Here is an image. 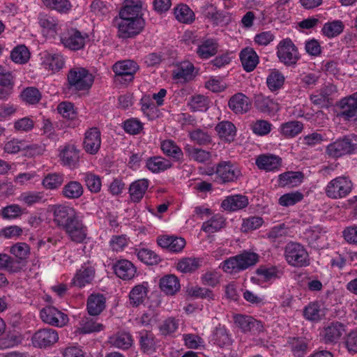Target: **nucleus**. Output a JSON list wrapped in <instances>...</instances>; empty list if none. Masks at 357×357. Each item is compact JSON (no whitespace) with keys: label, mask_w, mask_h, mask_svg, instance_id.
<instances>
[{"label":"nucleus","mask_w":357,"mask_h":357,"mask_svg":"<svg viewBox=\"0 0 357 357\" xmlns=\"http://www.w3.org/2000/svg\"><path fill=\"white\" fill-rule=\"evenodd\" d=\"M258 260L259 256L257 254L245 251L224 260L219 267L227 273L234 274L255 265Z\"/></svg>","instance_id":"nucleus-1"},{"label":"nucleus","mask_w":357,"mask_h":357,"mask_svg":"<svg viewBox=\"0 0 357 357\" xmlns=\"http://www.w3.org/2000/svg\"><path fill=\"white\" fill-rule=\"evenodd\" d=\"M276 56L285 66L296 65L301 59L298 47L289 38L281 40L276 46Z\"/></svg>","instance_id":"nucleus-2"},{"label":"nucleus","mask_w":357,"mask_h":357,"mask_svg":"<svg viewBox=\"0 0 357 357\" xmlns=\"http://www.w3.org/2000/svg\"><path fill=\"white\" fill-rule=\"evenodd\" d=\"M68 87L75 91L88 90L94 82L91 73L84 68L75 67L70 69L67 75Z\"/></svg>","instance_id":"nucleus-3"},{"label":"nucleus","mask_w":357,"mask_h":357,"mask_svg":"<svg viewBox=\"0 0 357 357\" xmlns=\"http://www.w3.org/2000/svg\"><path fill=\"white\" fill-rule=\"evenodd\" d=\"M357 151V135L351 134L337 139L326 147L327 154L332 158H339Z\"/></svg>","instance_id":"nucleus-4"},{"label":"nucleus","mask_w":357,"mask_h":357,"mask_svg":"<svg viewBox=\"0 0 357 357\" xmlns=\"http://www.w3.org/2000/svg\"><path fill=\"white\" fill-rule=\"evenodd\" d=\"M353 183L348 176H340L328 183L324 188L326 196L333 199L346 197L351 192Z\"/></svg>","instance_id":"nucleus-5"},{"label":"nucleus","mask_w":357,"mask_h":357,"mask_svg":"<svg viewBox=\"0 0 357 357\" xmlns=\"http://www.w3.org/2000/svg\"><path fill=\"white\" fill-rule=\"evenodd\" d=\"M284 255L287 262L291 266L303 267L309 264L308 253L301 243H287L284 248Z\"/></svg>","instance_id":"nucleus-6"},{"label":"nucleus","mask_w":357,"mask_h":357,"mask_svg":"<svg viewBox=\"0 0 357 357\" xmlns=\"http://www.w3.org/2000/svg\"><path fill=\"white\" fill-rule=\"evenodd\" d=\"M120 21L118 23V36L120 38L127 39L133 38L140 33L144 27L143 18H128L127 17H119Z\"/></svg>","instance_id":"nucleus-7"},{"label":"nucleus","mask_w":357,"mask_h":357,"mask_svg":"<svg viewBox=\"0 0 357 357\" xmlns=\"http://www.w3.org/2000/svg\"><path fill=\"white\" fill-rule=\"evenodd\" d=\"M54 222L62 229L67 225L79 218V213L75 208L66 204H56L51 206Z\"/></svg>","instance_id":"nucleus-8"},{"label":"nucleus","mask_w":357,"mask_h":357,"mask_svg":"<svg viewBox=\"0 0 357 357\" xmlns=\"http://www.w3.org/2000/svg\"><path fill=\"white\" fill-rule=\"evenodd\" d=\"M215 178L220 183L234 182L241 176L240 169L230 161H221L215 167Z\"/></svg>","instance_id":"nucleus-9"},{"label":"nucleus","mask_w":357,"mask_h":357,"mask_svg":"<svg viewBox=\"0 0 357 357\" xmlns=\"http://www.w3.org/2000/svg\"><path fill=\"white\" fill-rule=\"evenodd\" d=\"M89 35L77 29L70 28L61 34L60 38L63 45L70 50H82L86 43Z\"/></svg>","instance_id":"nucleus-10"},{"label":"nucleus","mask_w":357,"mask_h":357,"mask_svg":"<svg viewBox=\"0 0 357 357\" xmlns=\"http://www.w3.org/2000/svg\"><path fill=\"white\" fill-rule=\"evenodd\" d=\"M58 332L51 328H43L36 331L31 336L32 345L38 349H47L59 340Z\"/></svg>","instance_id":"nucleus-11"},{"label":"nucleus","mask_w":357,"mask_h":357,"mask_svg":"<svg viewBox=\"0 0 357 357\" xmlns=\"http://www.w3.org/2000/svg\"><path fill=\"white\" fill-rule=\"evenodd\" d=\"M38 22L43 35L47 38H55L61 30V22L56 17L49 14L39 13Z\"/></svg>","instance_id":"nucleus-12"},{"label":"nucleus","mask_w":357,"mask_h":357,"mask_svg":"<svg viewBox=\"0 0 357 357\" xmlns=\"http://www.w3.org/2000/svg\"><path fill=\"white\" fill-rule=\"evenodd\" d=\"M139 66L136 62L132 60H124L115 63L112 70L116 75V80L125 83L130 82L134 79Z\"/></svg>","instance_id":"nucleus-13"},{"label":"nucleus","mask_w":357,"mask_h":357,"mask_svg":"<svg viewBox=\"0 0 357 357\" xmlns=\"http://www.w3.org/2000/svg\"><path fill=\"white\" fill-rule=\"evenodd\" d=\"M40 317L44 323L56 327H63L68 322L67 314L51 305L42 308Z\"/></svg>","instance_id":"nucleus-14"},{"label":"nucleus","mask_w":357,"mask_h":357,"mask_svg":"<svg viewBox=\"0 0 357 357\" xmlns=\"http://www.w3.org/2000/svg\"><path fill=\"white\" fill-rule=\"evenodd\" d=\"M63 230L66 232L68 238L75 243H84L88 234L87 227L84 224L81 216L67 225Z\"/></svg>","instance_id":"nucleus-15"},{"label":"nucleus","mask_w":357,"mask_h":357,"mask_svg":"<svg viewBox=\"0 0 357 357\" xmlns=\"http://www.w3.org/2000/svg\"><path fill=\"white\" fill-rule=\"evenodd\" d=\"M234 321L236 327L244 333H250L252 335H258L263 331L264 326L261 322L250 316L235 314Z\"/></svg>","instance_id":"nucleus-16"},{"label":"nucleus","mask_w":357,"mask_h":357,"mask_svg":"<svg viewBox=\"0 0 357 357\" xmlns=\"http://www.w3.org/2000/svg\"><path fill=\"white\" fill-rule=\"evenodd\" d=\"M96 270L89 262L85 263L77 271L73 280L74 286L82 288L86 284H91L95 278Z\"/></svg>","instance_id":"nucleus-17"},{"label":"nucleus","mask_w":357,"mask_h":357,"mask_svg":"<svg viewBox=\"0 0 357 357\" xmlns=\"http://www.w3.org/2000/svg\"><path fill=\"white\" fill-rule=\"evenodd\" d=\"M41 65L45 70L55 73L63 68L65 59L59 52H45L42 54Z\"/></svg>","instance_id":"nucleus-18"},{"label":"nucleus","mask_w":357,"mask_h":357,"mask_svg":"<svg viewBox=\"0 0 357 357\" xmlns=\"http://www.w3.org/2000/svg\"><path fill=\"white\" fill-rule=\"evenodd\" d=\"M255 165L260 170L267 172H276L282 165V159L274 154H260L255 159Z\"/></svg>","instance_id":"nucleus-19"},{"label":"nucleus","mask_w":357,"mask_h":357,"mask_svg":"<svg viewBox=\"0 0 357 357\" xmlns=\"http://www.w3.org/2000/svg\"><path fill=\"white\" fill-rule=\"evenodd\" d=\"M345 331V326L343 324L335 321L325 327L320 335L326 344H332L337 342Z\"/></svg>","instance_id":"nucleus-20"},{"label":"nucleus","mask_w":357,"mask_h":357,"mask_svg":"<svg viewBox=\"0 0 357 357\" xmlns=\"http://www.w3.org/2000/svg\"><path fill=\"white\" fill-rule=\"evenodd\" d=\"M197 75L195 68L189 61H183L176 63L172 72L174 79L188 82L192 80Z\"/></svg>","instance_id":"nucleus-21"},{"label":"nucleus","mask_w":357,"mask_h":357,"mask_svg":"<svg viewBox=\"0 0 357 357\" xmlns=\"http://www.w3.org/2000/svg\"><path fill=\"white\" fill-rule=\"evenodd\" d=\"M333 85H326L310 96V101L320 107H327L331 104V96L335 92Z\"/></svg>","instance_id":"nucleus-22"},{"label":"nucleus","mask_w":357,"mask_h":357,"mask_svg":"<svg viewBox=\"0 0 357 357\" xmlns=\"http://www.w3.org/2000/svg\"><path fill=\"white\" fill-rule=\"evenodd\" d=\"M59 158L61 164L70 169H75L79 161V151L73 144H67L60 150Z\"/></svg>","instance_id":"nucleus-23"},{"label":"nucleus","mask_w":357,"mask_h":357,"mask_svg":"<svg viewBox=\"0 0 357 357\" xmlns=\"http://www.w3.org/2000/svg\"><path fill=\"white\" fill-rule=\"evenodd\" d=\"M242 67L247 73L253 71L259 63V57L252 47H246L239 53Z\"/></svg>","instance_id":"nucleus-24"},{"label":"nucleus","mask_w":357,"mask_h":357,"mask_svg":"<svg viewBox=\"0 0 357 357\" xmlns=\"http://www.w3.org/2000/svg\"><path fill=\"white\" fill-rule=\"evenodd\" d=\"M113 268L116 276L123 280H130L137 274V268L130 261L127 259L118 260L114 264Z\"/></svg>","instance_id":"nucleus-25"},{"label":"nucleus","mask_w":357,"mask_h":357,"mask_svg":"<svg viewBox=\"0 0 357 357\" xmlns=\"http://www.w3.org/2000/svg\"><path fill=\"white\" fill-rule=\"evenodd\" d=\"M101 144L100 132L97 128H92L85 133L84 149L90 154H96Z\"/></svg>","instance_id":"nucleus-26"},{"label":"nucleus","mask_w":357,"mask_h":357,"mask_svg":"<svg viewBox=\"0 0 357 357\" xmlns=\"http://www.w3.org/2000/svg\"><path fill=\"white\" fill-rule=\"evenodd\" d=\"M339 115L346 121L357 119V98L354 93L341 100V112Z\"/></svg>","instance_id":"nucleus-27"},{"label":"nucleus","mask_w":357,"mask_h":357,"mask_svg":"<svg viewBox=\"0 0 357 357\" xmlns=\"http://www.w3.org/2000/svg\"><path fill=\"white\" fill-rule=\"evenodd\" d=\"M157 242L159 246L172 252H179L185 245V241L183 238L174 236L158 237Z\"/></svg>","instance_id":"nucleus-28"},{"label":"nucleus","mask_w":357,"mask_h":357,"mask_svg":"<svg viewBox=\"0 0 357 357\" xmlns=\"http://www.w3.org/2000/svg\"><path fill=\"white\" fill-rule=\"evenodd\" d=\"M228 105L234 113L244 114L249 111L251 101L245 94L238 93L230 98Z\"/></svg>","instance_id":"nucleus-29"},{"label":"nucleus","mask_w":357,"mask_h":357,"mask_svg":"<svg viewBox=\"0 0 357 357\" xmlns=\"http://www.w3.org/2000/svg\"><path fill=\"white\" fill-rule=\"evenodd\" d=\"M106 307V298L100 293L91 294L87 299L86 310L91 316L99 315Z\"/></svg>","instance_id":"nucleus-30"},{"label":"nucleus","mask_w":357,"mask_h":357,"mask_svg":"<svg viewBox=\"0 0 357 357\" xmlns=\"http://www.w3.org/2000/svg\"><path fill=\"white\" fill-rule=\"evenodd\" d=\"M326 315L324 304L319 301L310 303L303 309L304 317L311 321H319Z\"/></svg>","instance_id":"nucleus-31"},{"label":"nucleus","mask_w":357,"mask_h":357,"mask_svg":"<svg viewBox=\"0 0 357 357\" xmlns=\"http://www.w3.org/2000/svg\"><path fill=\"white\" fill-rule=\"evenodd\" d=\"M218 50V43L216 40L208 38L202 40L197 45L196 53L200 59H207L215 55Z\"/></svg>","instance_id":"nucleus-32"},{"label":"nucleus","mask_w":357,"mask_h":357,"mask_svg":"<svg viewBox=\"0 0 357 357\" xmlns=\"http://www.w3.org/2000/svg\"><path fill=\"white\" fill-rule=\"evenodd\" d=\"M304 175L301 172H286L278 176V185L282 188H294L299 185Z\"/></svg>","instance_id":"nucleus-33"},{"label":"nucleus","mask_w":357,"mask_h":357,"mask_svg":"<svg viewBox=\"0 0 357 357\" xmlns=\"http://www.w3.org/2000/svg\"><path fill=\"white\" fill-rule=\"evenodd\" d=\"M248 204L247 197L235 195L227 197L221 204V207L226 211H234L246 207Z\"/></svg>","instance_id":"nucleus-34"},{"label":"nucleus","mask_w":357,"mask_h":357,"mask_svg":"<svg viewBox=\"0 0 357 357\" xmlns=\"http://www.w3.org/2000/svg\"><path fill=\"white\" fill-rule=\"evenodd\" d=\"M149 292L148 282L135 285L130 291L129 300L132 306L137 307L142 304L147 297Z\"/></svg>","instance_id":"nucleus-35"},{"label":"nucleus","mask_w":357,"mask_h":357,"mask_svg":"<svg viewBox=\"0 0 357 357\" xmlns=\"http://www.w3.org/2000/svg\"><path fill=\"white\" fill-rule=\"evenodd\" d=\"M142 3L140 0H126L123 7L119 12V17H127L128 18H142L140 13Z\"/></svg>","instance_id":"nucleus-36"},{"label":"nucleus","mask_w":357,"mask_h":357,"mask_svg":"<svg viewBox=\"0 0 357 357\" xmlns=\"http://www.w3.org/2000/svg\"><path fill=\"white\" fill-rule=\"evenodd\" d=\"M149 181L148 179H139L132 182L129 188L130 199L134 202H139L145 195Z\"/></svg>","instance_id":"nucleus-37"},{"label":"nucleus","mask_w":357,"mask_h":357,"mask_svg":"<svg viewBox=\"0 0 357 357\" xmlns=\"http://www.w3.org/2000/svg\"><path fill=\"white\" fill-rule=\"evenodd\" d=\"M109 342L112 347L126 350L132 345L133 338L130 333L119 332L111 336Z\"/></svg>","instance_id":"nucleus-38"},{"label":"nucleus","mask_w":357,"mask_h":357,"mask_svg":"<svg viewBox=\"0 0 357 357\" xmlns=\"http://www.w3.org/2000/svg\"><path fill=\"white\" fill-rule=\"evenodd\" d=\"M160 149L162 153L175 161H181L183 157L181 149L172 139L161 142Z\"/></svg>","instance_id":"nucleus-39"},{"label":"nucleus","mask_w":357,"mask_h":357,"mask_svg":"<svg viewBox=\"0 0 357 357\" xmlns=\"http://www.w3.org/2000/svg\"><path fill=\"white\" fill-rule=\"evenodd\" d=\"M215 129L222 140L228 142L234 141L236 128L231 122L228 121H221L216 125Z\"/></svg>","instance_id":"nucleus-40"},{"label":"nucleus","mask_w":357,"mask_h":357,"mask_svg":"<svg viewBox=\"0 0 357 357\" xmlns=\"http://www.w3.org/2000/svg\"><path fill=\"white\" fill-rule=\"evenodd\" d=\"M256 274L259 280L271 282L280 278L283 275V271L275 266H260L256 270Z\"/></svg>","instance_id":"nucleus-41"},{"label":"nucleus","mask_w":357,"mask_h":357,"mask_svg":"<svg viewBox=\"0 0 357 357\" xmlns=\"http://www.w3.org/2000/svg\"><path fill=\"white\" fill-rule=\"evenodd\" d=\"M225 225V220L222 215L217 213L209 220L203 222L202 230L206 234H213L219 231Z\"/></svg>","instance_id":"nucleus-42"},{"label":"nucleus","mask_w":357,"mask_h":357,"mask_svg":"<svg viewBox=\"0 0 357 357\" xmlns=\"http://www.w3.org/2000/svg\"><path fill=\"white\" fill-rule=\"evenodd\" d=\"M139 343L142 352L152 354L155 351V336L151 331L143 330L139 332Z\"/></svg>","instance_id":"nucleus-43"},{"label":"nucleus","mask_w":357,"mask_h":357,"mask_svg":"<svg viewBox=\"0 0 357 357\" xmlns=\"http://www.w3.org/2000/svg\"><path fill=\"white\" fill-rule=\"evenodd\" d=\"M146 166L151 172L159 173L171 168L172 163L165 158L155 156L149 158L146 160Z\"/></svg>","instance_id":"nucleus-44"},{"label":"nucleus","mask_w":357,"mask_h":357,"mask_svg":"<svg viewBox=\"0 0 357 357\" xmlns=\"http://www.w3.org/2000/svg\"><path fill=\"white\" fill-rule=\"evenodd\" d=\"M160 288L167 295H174L180 289L178 278L173 275H167L160 280Z\"/></svg>","instance_id":"nucleus-45"},{"label":"nucleus","mask_w":357,"mask_h":357,"mask_svg":"<svg viewBox=\"0 0 357 357\" xmlns=\"http://www.w3.org/2000/svg\"><path fill=\"white\" fill-rule=\"evenodd\" d=\"M84 192L82 184L76 181H71L67 183L62 188L61 195L69 199L79 198Z\"/></svg>","instance_id":"nucleus-46"},{"label":"nucleus","mask_w":357,"mask_h":357,"mask_svg":"<svg viewBox=\"0 0 357 357\" xmlns=\"http://www.w3.org/2000/svg\"><path fill=\"white\" fill-rule=\"evenodd\" d=\"M184 151L190 160L197 162H205L211 158V153L204 149L196 148L192 145L186 144Z\"/></svg>","instance_id":"nucleus-47"},{"label":"nucleus","mask_w":357,"mask_h":357,"mask_svg":"<svg viewBox=\"0 0 357 357\" xmlns=\"http://www.w3.org/2000/svg\"><path fill=\"white\" fill-rule=\"evenodd\" d=\"M284 75L277 69H273L266 78V84L271 91L280 89L284 83Z\"/></svg>","instance_id":"nucleus-48"},{"label":"nucleus","mask_w":357,"mask_h":357,"mask_svg":"<svg viewBox=\"0 0 357 357\" xmlns=\"http://www.w3.org/2000/svg\"><path fill=\"white\" fill-rule=\"evenodd\" d=\"M202 261V259L199 258L185 257L177 263L176 268L184 273H192L199 268Z\"/></svg>","instance_id":"nucleus-49"},{"label":"nucleus","mask_w":357,"mask_h":357,"mask_svg":"<svg viewBox=\"0 0 357 357\" xmlns=\"http://www.w3.org/2000/svg\"><path fill=\"white\" fill-rule=\"evenodd\" d=\"M174 15L179 22L188 24L195 20V13L186 4L181 3L174 8Z\"/></svg>","instance_id":"nucleus-50"},{"label":"nucleus","mask_w":357,"mask_h":357,"mask_svg":"<svg viewBox=\"0 0 357 357\" xmlns=\"http://www.w3.org/2000/svg\"><path fill=\"white\" fill-rule=\"evenodd\" d=\"M303 125L301 122L291 121L282 123L280 126V133L285 137L291 138L301 132Z\"/></svg>","instance_id":"nucleus-51"},{"label":"nucleus","mask_w":357,"mask_h":357,"mask_svg":"<svg viewBox=\"0 0 357 357\" xmlns=\"http://www.w3.org/2000/svg\"><path fill=\"white\" fill-rule=\"evenodd\" d=\"M64 182V174L61 173H50L47 174L42 181V185L47 190L59 188Z\"/></svg>","instance_id":"nucleus-52"},{"label":"nucleus","mask_w":357,"mask_h":357,"mask_svg":"<svg viewBox=\"0 0 357 357\" xmlns=\"http://www.w3.org/2000/svg\"><path fill=\"white\" fill-rule=\"evenodd\" d=\"M344 28V25L342 21L333 20L325 23L321 32L325 36L332 38L340 35L343 31Z\"/></svg>","instance_id":"nucleus-53"},{"label":"nucleus","mask_w":357,"mask_h":357,"mask_svg":"<svg viewBox=\"0 0 357 357\" xmlns=\"http://www.w3.org/2000/svg\"><path fill=\"white\" fill-rule=\"evenodd\" d=\"M82 180L91 192L97 193L100 191L102 182L98 175L89 172H85L82 174Z\"/></svg>","instance_id":"nucleus-54"},{"label":"nucleus","mask_w":357,"mask_h":357,"mask_svg":"<svg viewBox=\"0 0 357 357\" xmlns=\"http://www.w3.org/2000/svg\"><path fill=\"white\" fill-rule=\"evenodd\" d=\"M29 58L30 52L24 45L16 46L10 52V59L15 63L24 64L29 60Z\"/></svg>","instance_id":"nucleus-55"},{"label":"nucleus","mask_w":357,"mask_h":357,"mask_svg":"<svg viewBox=\"0 0 357 357\" xmlns=\"http://www.w3.org/2000/svg\"><path fill=\"white\" fill-rule=\"evenodd\" d=\"M214 344L220 347L229 346L231 344V335L225 327H217L213 335Z\"/></svg>","instance_id":"nucleus-56"},{"label":"nucleus","mask_w":357,"mask_h":357,"mask_svg":"<svg viewBox=\"0 0 357 357\" xmlns=\"http://www.w3.org/2000/svg\"><path fill=\"white\" fill-rule=\"evenodd\" d=\"M18 200L28 206L40 203L44 200V194L42 192L28 191L22 192L18 197Z\"/></svg>","instance_id":"nucleus-57"},{"label":"nucleus","mask_w":357,"mask_h":357,"mask_svg":"<svg viewBox=\"0 0 357 357\" xmlns=\"http://www.w3.org/2000/svg\"><path fill=\"white\" fill-rule=\"evenodd\" d=\"M137 258L147 265H155L160 261V257L155 252L147 248H142L137 252Z\"/></svg>","instance_id":"nucleus-58"},{"label":"nucleus","mask_w":357,"mask_h":357,"mask_svg":"<svg viewBox=\"0 0 357 357\" xmlns=\"http://www.w3.org/2000/svg\"><path fill=\"white\" fill-rule=\"evenodd\" d=\"M187 293L188 296L192 298H204L208 301L215 299V295L211 290L199 286H192L188 287Z\"/></svg>","instance_id":"nucleus-59"},{"label":"nucleus","mask_w":357,"mask_h":357,"mask_svg":"<svg viewBox=\"0 0 357 357\" xmlns=\"http://www.w3.org/2000/svg\"><path fill=\"white\" fill-rule=\"evenodd\" d=\"M42 1L47 8L55 10L60 13H66L72 8L68 0H42Z\"/></svg>","instance_id":"nucleus-60"},{"label":"nucleus","mask_w":357,"mask_h":357,"mask_svg":"<svg viewBox=\"0 0 357 357\" xmlns=\"http://www.w3.org/2000/svg\"><path fill=\"white\" fill-rule=\"evenodd\" d=\"M10 252L20 261H26L30 255V247L26 243H17L10 247Z\"/></svg>","instance_id":"nucleus-61"},{"label":"nucleus","mask_w":357,"mask_h":357,"mask_svg":"<svg viewBox=\"0 0 357 357\" xmlns=\"http://www.w3.org/2000/svg\"><path fill=\"white\" fill-rule=\"evenodd\" d=\"M102 329V324L96 323L93 319L89 317L83 319L80 321L79 328L80 333L84 334L100 331Z\"/></svg>","instance_id":"nucleus-62"},{"label":"nucleus","mask_w":357,"mask_h":357,"mask_svg":"<svg viewBox=\"0 0 357 357\" xmlns=\"http://www.w3.org/2000/svg\"><path fill=\"white\" fill-rule=\"evenodd\" d=\"M190 139L199 145H208L211 143V136L207 131L195 129L189 133Z\"/></svg>","instance_id":"nucleus-63"},{"label":"nucleus","mask_w":357,"mask_h":357,"mask_svg":"<svg viewBox=\"0 0 357 357\" xmlns=\"http://www.w3.org/2000/svg\"><path fill=\"white\" fill-rule=\"evenodd\" d=\"M289 344L291 349L296 357L304 356L308 349L307 342L301 338H293L290 342Z\"/></svg>","instance_id":"nucleus-64"}]
</instances>
